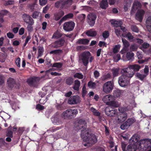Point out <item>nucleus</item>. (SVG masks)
<instances>
[{
	"instance_id": "nucleus-10",
	"label": "nucleus",
	"mask_w": 151,
	"mask_h": 151,
	"mask_svg": "<svg viewBox=\"0 0 151 151\" xmlns=\"http://www.w3.org/2000/svg\"><path fill=\"white\" fill-rule=\"evenodd\" d=\"M8 86L9 88L12 89L13 88L19 89V86L16 83L15 80L14 78L9 77L7 80Z\"/></svg>"
},
{
	"instance_id": "nucleus-20",
	"label": "nucleus",
	"mask_w": 151,
	"mask_h": 151,
	"mask_svg": "<svg viewBox=\"0 0 151 151\" xmlns=\"http://www.w3.org/2000/svg\"><path fill=\"white\" fill-rule=\"evenodd\" d=\"M122 40L123 43L124 47L123 49L120 51V52L122 54L125 53L127 51V48L129 45V42L125 39L122 38Z\"/></svg>"
},
{
	"instance_id": "nucleus-13",
	"label": "nucleus",
	"mask_w": 151,
	"mask_h": 151,
	"mask_svg": "<svg viewBox=\"0 0 151 151\" xmlns=\"http://www.w3.org/2000/svg\"><path fill=\"white\" fill-rule=\"evenodd\" d=\"M80 101V97L78 95L70 96L68 100V103L69 104H76Z\"/></svg>"
},
{
	"instance_id": "nucleus-34",
	"label": "nucleus",
	"mask_w": 151,
	"mask_h": 151,
	"mask_svg": "<svg viewBox=\"0 0 151 151\" xmlns=\"http://www.w3.org/2000/svg\"><path fill=\"white\" fill-rule=\"evenodd\" d=\"M96 83L91 81H89L88 84V86L90 88L94 89L96 88Z\"/></svg>"
},
{
	"instance_id": "nucleus-37",
	"label": "nucleus",
	"mask_w": 151,
	"mask_h": 151,
	"mask_svg": "<svg viewBox=\"0 0 151 151\" xmlns=\"http://www.w3.org/2000/svg\"><path fill=\"white\" fill-rule=\"evenodd\" d=\"M34 23V21L27 23L28 24L27 26V29L28 31L31 32L33 30V28L32 25H33Z\"/></svg>"
},
{
	"instance_id": "nucleus-55",
	"label": "nucleus",
	"mask_w": 151,
	"mask_h": 151,
	"mask_svg": "<svg viewBox=\"0 0 151 151\" xmlns=\"http://www.w3.org/2000/svg\"><path fill=\"white\" fill-rule=\"evenodd\" d=\"M57 108L58 109L62 110L65 109L66 107L63 104H59L57 106Z\"/></svg>"
},
{
	"instance_id": "nucleus-4",
	"label": "nucleus",
	"mask_w": 151,
	"mask_h": 151,
	"mask_svg": "<svg viewBox=\"0 0 151 151\" xmlns=\"http://www.w3.org/2000/svg\"><path fill=\"white\" fill-rule=\"evenodd\" d=\"M140 68V66L138 65H129L128 68L123 69V70L127 72L129 75V76L132 77L135 72L138 71Z\"/></svg>"
},
{
	"instance_id": "nucleus-48",
	"label": "nucleus",
	"mask_w": 151,
	"mask_h": 151,
	"mask_svg": "<svg viewBox=\"0 0 151 151\" xmlns=\"http://www.w3.org/2000/svg\"><path fill=\"white\" fill-rule=\"evenodd\" d=\"M121 93L120 91L119 90H116L114 92V96L117 97H119L121 95Z\"/></svg>"
},
{
	"instance_id": "nucleus-1",
	"label": "nucleus",
	"mask_w": 151,
	"mask_h": 151,
	"mask_svg": "<svg viewBox=\"0 0 151 151\" xmlns=\"http://www.w3.org/2000/svg\"><path fill=\"white\" fill-rule=\"evenodd\" d=\"M81 136H84L83 140L84 142L83 143L85 147H90L97 142V138L96 136L93 134H89L87 130L85 132L84 135H81Z\"/></svg>"
},
{
	"instance_id": "nucleus-38",
	"label": "nucleus",
	"mask_w": 151,
	"mask_h": 151,
	"mask_svg": "<svg viewBox=\"0 0 151 151\" xmlns=\"http://www.w3.org/2000/svg\"><path fill=\"white\" fill-rule=\"evenodd\" d=\"M73 78L72 77H69L66 79V83L68 85H70L73 83Z\"/></svg>"
},
{
	"instance_id": "nucleus-42",
	"label": "nucleus",
	"mask_w": 151,
	"mask_h": 151,
	"mask_svg": "<svg viewBox=\"0 0 151 151\" xmlns=\"http://www.w3.org/2000/svg\"><path fill=\"white\" fill-rule=\"evenodd\" d=\"M63 52V51L61 50H56L52 51H51L50 52V54H56L61 53Z\"/></svg>"
},
{
	"instance_id": "nucleus-61",
	"label": "nucleus",
	"mask_w": 151,
	"mask_h": 151,
	"mask_svg": "<svg viewBox=\"0 0 151 151\" xmlns=\"http://www.w3.org/2000/svg\"><path fill=\"white\" fill-rule=\"evenodd\" d=\"M149 68L148 67L147 65H145L144 69V73L145 74L146 76L148 74Z\"/></svg>"
},
{
	"instance_id": "nucleus-18",
	"label": "nucleus",
	"mask_w": 151,
	"mask_h": 151,
	"mask_svg": "<svg viewBox=\"0 0 151 151\" xmlns=\"http://www.w3.org/2000/svg\"><path fill=\"white\" fill-rule=\"evenodd\" d=\"M134 53L132 52H127L126 55H124L122 56V59L124 60H133Z\"/></svg>"
},
{
	"instance_id": "nucleus-47",
	"label": "nucleus",
	"mask_w": 151,
	"mask_h": 151,
	"mask_svg": "<svg viewBox=\"0 0 151 151\" xmlns=\"http://www.w3.org/2000/svg\"><path fill=\"white\" fill-rule=\"evenodd\" d=\"M126 36L128 38V40L130 41L132 40L134 38L133 36L130 32H128L127 34H126Z\"/></svg>"
},
{
	"instance_id": "nucleus-44",
	"label": "nucleus",
	"mask_w": 151,
	"mask_h": 151,
	"mask_svg": "<svg viewBox=\"0 0 151 151\" xmlns=\"http://www.w3.org/2000/svg\"><path fill=\"white\" fill-rule=\"evenodd\" d=\"M120 47V46L119 45H116L114 47L113 49V52L114 53H116L118 52Z\"/></svg>"
},
{
	"instance_id": "nucleus-41",
	"label": "nucleus",
	"mask_w": 151,
	"mask_h": 151,
	"mask_svg": "<svg viewBox=\"0 0 151 151\" xmlns=\"http://www.w3.org/2000/svg\"><path fill=\"white\" fill-rule=\"evenodd\" d=\"M129 127V126L125 122L121 124L120 126V128L122 130H124L128 129Z\"/></svg>"
},
{
	"instance_id": "nucleus-58",
	"label": "nucleus",
	"mask_w": 151,
	"mask_h": 151,
	"mask_svg": "<svg viewBox=\"0 0 151 151\" xmlns=\"http://www.w3.org/2000/svg\"><path fill=\"white\" fill-rule=\"evenodd\" d=\"M62 126L58 127L56 128H52V129H50V131H51V132H54L56 131L57 130H58L60 129H62Z\"/></svg>"
},
{
	"instance_id": "nucleus-35",
	"label": "nucleus",
	"mask_w": 151,
	"mask_h": 151,
	"mask_svg": "<svg viewBox=\"0 0 151 151\" xmlns=\"http://www.w3.org/2000/svg\"><path fill=\"white\" fill-rule=\"evenodd\" d=\"M38 57L37 58L41 57L43 54L44 51V48L42 46L39 47L38 50Z\"/></svg>"
},
{
	"instance_id": "nucleus-64",
	"label": "nucleus",
	"mask_w": 151,
	"mask_h": 151,
	"mask_svg": "<svg viewBox=\"0 0 151 151\" xmlns=\"http://www.w3.org/2000/svg\"><path fill=\"white\" fill-rule=\"evenodd\" d=\"M94 76L96 78H97L99 76L100 73L97 70H95L93 73Z\"/></svg>"
},
{
	"instance_id": "nucleus-2",
	"label": "nucleus",
	"mask_w": 151,
	"mask_h": 151,
	"mask_svg": "<svg viewBox=\"0 0 151 151\" xmlns=\"http://www.w3.org/2000/svg\"><path fill=\"white\" fill-rule=\"evenodd\" d=\"M121 72L122 74L119 78L118 82L121 86L124 87L129 84L130 78L132 77L129 76V75L128 73L123 71V69H122Z\"/></svg>"
},
{
	"instance_id": "nucleus-6",
	"label": "nucleus",
	"mask_w": 151,
	"mask_h": 151,
	"mask_svg": "<svg viewBox=\"0 0 151 151\" xmlns=\"http://www.w3.org/2000/svg\"><path fill=\"white\" fill-rule=\"evenodd\" d=\"M72 0H60L55 3V6L57 8L60 7L61 9L69 7L72 4Z\"/></svg>"
},
{
	"instance_id": "nucleus-22",
	"label": "nucleus",
	"mask_w": 151,
	"mask_h": 151,
	"mask_svg": "<svg viewBox=\"0 0 151 151\" xmlns=\"http://www.w3.org/2000/svg\"><path fill=\"white\" fill-rule=\"evenodd\" d=\"M22 18L24 22L26 23H29L34 21L30 15L26 14L22 15Z\"/></svg>"
},
{
	"instance_id": "nucleus-32",
	"label": "nucleus",
	"mask_w": 151,
	"mask_h": 151,
	"mask_svg": "<svg viewBox=\"0 0 151 151\" xmlns=\"http://www.w3.org/2000/svg\"><path fill=\"white\" fill-rule=\"evenodd\" d=\"M108 105L113 106L114 107H117L118 106V104L117 102L114 100L113 98H112L111 100L108 103Z\"/></svg>"
},
{
	"instance_id": "nucleus-11",
	"label": "nucleus",
	"mask_w": 151,
	"mask_h": 151,
	"mask_svg": "<svg viewBox=\"0 0 151 151\" xmlns=\"http://www.w3.org/2000/svg\"><path fill=\"white\" fill-rule=\"evenodd\" d=\"M113 84L111 81L105 83L103 86V90L105 93H108L112 91L113 88Z\"/></svg>"
},
{
	"instance_id": "nucleus-53",
	"label": "nucleus",
	"mask_w": 151,
	"mask_h": 151,
	"mask_svg": "<svg viewBox=\"0 0 151 151\" xmlns=\"http://www.w3.org/2000/svg\"><path fill=\"white\" fill-rule=\"evenodd\" d=\"M36 109L39 110H42L45 109V107L44 106L39 104L36 105Z\"/></svg>"
},
{
	"instance_id": "nucleus-16",
	"label": "nucleus",
	"mask_w": 151,
	"mask_h": 151,
	"mask_svg": "<svg viewBox=\"0 0 151 151\" xmlns=\"http://www.w3.org/2000/svg\"><path fill=\"white\" fill-rule=\"evenodd\" d=\"M137 142L133 145H128L126 151H140L141 150L140 148H139V145L137 144L138 142L137 140Z\"/></svg>"
},
{
	"instance_id": "nucleus-14",
	"label": "nucleus",
	"mask_w": 151,
	"mask_h": 151,
	"mask_svg": "<svg viewBox=\"0 0 151 151\" xmlns=\"http://www.w3.org/2000/svg\"><path fill=\"white\" fill-rule=\"evenodd\" d=\"M96 17V16L95 14H91L88 15L87 21L91 26H93L94 25Z\"/></svg>"
},
{
	"instance_id": "nucleus-51",
	"label": "nucleus",
	"mask_w": 151,
	"mask_h": 151,
	"mask_svg": "<svg viewBox=\"0 0 151 151\" xmlns=\"http://www.w3.org/2000/svg\"><path fill=\"white\" fill-rule=\"evenodd\" d=\"M110 107L109 106L106 107L104 111L106 114L109 116V115H111L110 114V111L111 110L110 109Z\"/></svg>"
},
{
	"instance_id": "nucleus-46",
	"label": "nucleus",
	"mask_w": 151,
	"mask_h": 151,
	"mask_svg": "<svg viewBox=\"0 0 151 151\" xmlns=\"http://www.w3.org/2000/svg\"><path fill=\"white\" fill-rule=\"evenodd\" d=\"M40 12L38 11H35L34 12L32 13V16L34 19H36L39 15Z\"/></svg>"
},
{
	"instance_id": "nucleus-25",
	"label": "nucleus",
	"mask_w": 151,
	"mask_h": 151,
	"mask_svg": "<svg viewBox=\"0 0 151 151\" xmlns=\"http://www.w3.org/2000/svg\"><path fill=\"white\" fill-rule=\"evenodd\" d=\"M113 96L110 95H107L104 96L102 98V101L108 105V103L111 100Z\"/></svg>"
},
{
	"instance_id": "nucleus-12",
	"label": "nucleus",
	"mask_w": 151,
	"mask_h": 151,
	"mask_svg": "<svg viewBox=\"0 0 151 151\" xmlns=\"http://www.w3.org/2000/svg\"><path fill=\"white\" fill-rule=\"evenodd\" d=\"M65 41L63 38H61L58 40H57L52 43L51 45V47L52 48H57L63 45Z\"/></svg>"
},
{
	"instance_id": "nucleus-60",
	"label": "nucleus",
	"mask_w": 151,
	"mask_h": 151,
	"mask_svg": "<svg viewBox=\"0 0 151 151\" xmlns=\"http://www.w3.org/2000/svg\"><path fill=\"white\" fill-rule=\"evenodd\" d=\"M82 96H84L87 93V91L86 90V88L85 86H84L82 89Z\"/></svg>"
},
{
	"instance_id": "nucleus-50",
	"label": "nucleus",
	"mask_w": 151,
	"mask_h": 151,
	"mask_svg": "<svg viewBox=\"0 0 151 151\" xmlns=\"http://www.w3.org/2000/svg\"><path fill=\"white\" fill-rule=\"evenodd\" d=\"M109 36V32L108 31H105L102 33V36L105 39L107 38Z\"/></svg>"
},
{
	"instance_id": "nucleus-15",
	"label": "nucleus",
	"mask_w": 151,
	"mask_h": 151,
	"mask_svg": "<svg viewBox=\"0 0 151 151\" xmlns=\"http://www.w3.org/2000/svg\"><path fill=\"white\" fill-rule=\"evenodd\" d=\"M145 13V12L143 10H138L136 14L135 18L139 22H141Z\"/></svg>"
},
{
	"instance_id": "nucleus-57",
	"label": "nucleus",
	"mask_w": 151,
	"mask_h": 151,
	"mask_svg": "<svg viewBox=\"0 0 151 151\" xmlns=\"http://www.w3.org/2000/svg\"><path fill=\"white\" fill-rule=\"evenodd\" d=\"M98 45L99 46L101 47L102 46L106 47L107 46L106 43L105 42L100 41L99 42Z\"/></svg>"
},
{
	"instance_id": "nucleus-62",
	"label": "nucleus",
	"mask_w": 151,
	"mask_h": 151,
	"mask_svg": "<svg viewBox=\"0 0 151 151\" xmlns=\"http://www.w3.org/2000/svg\"><path fill=\"white\" fill-rule=\"evenodd\" d=\"M7 36L9 38L12 39L14 37V35L11 32H9L7 33Z\"/></svg>"
},
{
	"instance_id": "nucleus-19",
	"label": "nucleus",
	"mask_w": 151,
	"mask_h": 151,
	"mask_svg": "<svg viewBox=\"0 0 151 151\" xmlns=\"http://www.w3.org/2000/svg\"><path fill=\"white\" fill-rule=\"evenodd\" d=\"M127 114L126 112H123L119 113L118 115L117 122L119 123H122L127 119Z\"/></svg>"
},
{
	"instance_id": "nucleus-54",
	"label": "nucleus",
	"mask_w": 151,
	"mask_h": 151,
	"mask_svg": "<svg viewBox=\"0 0 151 151\" xmlns=\"http://www.w3.org/2000/svg\"><path fill=\"white\" fill-rule=\"evenodd\" d=\"M20 61L21 59L20 58L18 57L17 59H16L15 61V63L16 65L18 68L20 67Z\"/></svg>"
},
{
	"instance_id": "nucleus-24",
	"label": "nucleus",
	"mask_w": 151,
	"mask_h": 151,
	"mask_svg": "<svg viewBox=\"0 0 151 151\" xmlns=\"http://www.w3.org/2000/svg\"><path fill=\"white\" fill-rule=\"evenodd\" d=\"M9 13V12L6 9H2L0 11V22L1 23L4 22V16L7 15Z\"/></svg>"
},
{
	"instance_id": "nucleus-27",
	"label": "nucleus",
	"mask_w": 151,
	"mask_h": 151,
	"mask_svg": "<svg viewBox=\"0 0 151 151\" xmlns=\"http://www.w3.org/2000/svg\"><path fill=\"white\" fill-rule=\"evenodd\" d=\"M89 40L87 39H80L77 41L76 43L79 44L88 45Z\"/></svg>"
},
{
	"instance_id": "nucleus-31",
	"label": "nucleus",
	"mask_w": 151,
	"mask_h": 151,
	"mask_svg": "<svg viewBox=\"0 0 151 151\" xmlns=\"http://www.w3.org/2000/svg\"><path fill=\"white\" fill-rule=\"evenodd\" d=\"M81 82L79 80H75L73 88L75 90L78 91L79 90Z\"/></svg>"
},
{
	"instance_id": "nucleus-28",
	"label": "nucleus",
	"mask_w": 151,
	"mask_h": 151,
	"mask_svg": "<svg viewBox=\"0 0 151 151\" xmlns=\"http://www.w3.org/2000/svg\"><path fill=\"white\" fill-rule=\"evenodd\" d=\"M108 6L107 0H102L100 3V6L102 9H106Z\"/></svg>"
},
{
	"instance_id": "nucleus-45",
	"label": "nucleus",
	"mask_w": 151,
	"mask_h": 151,
	"mask_svg": "<svg viewBox=\"0 0 151 151\" xmlns=\"http://www.w3.org/2000/svg\"><path fill=\"white\" fill-rule=\"evenodd\" d=\"M131 29L134 32H138L139 29L135 25H133L131 26Z\"/></svg>"
},
{
	"instance_id": "nucleus-59",
	"label": "nucleus",
	"mask_w": 151,
	"mask_h": 151,
	"mask_svg": "<svg viewBox=\"0 0 151 151\" xmlns=\"http://www.w3.org/2000/svg\"><path fill=\"white\" fill-rule=\"evenodd\" d=\"M47 0H39L40 4L41 6L45 5L47 2Z\"/></svg>"
},
{
	"instance_id": "nucleus-40",
	"label": "nucleus",
	"mask_w": 151,
	"mask_h": 151,
	"mask_svg": "<svg viewBox=\"0 0 151 151\" xmlns=\"http://www.w3.org/2000/svg\"><path fill=\"white\" fill-rule=\"evenodd\" d=\"M126 123L129 127L131 125L133 124L134 122V121L132 118H129L126 122Z\"/></svg>"
},
{
	"instance_id": "nucleus-43",
	"label": "nucleus",
	"mask_w": 151,
	"mask_h": 151,
	"mask_svg": "<svg viewBox=\"0 0 151 151\" xmlns=\"http://www.w3.org/2000/svg\"><path fill=\"white\" fill-rule=\"evenodd\" d=\"M74 77L75 78L81 79L83 78V75L81 73H76L74 75Z\"/></svg>"
},
{
	"instance_id": "nucleus-7",
	"label": "nucleus",
	"mask_w": 151,
	"mask_h": 151,
	"mask_svg": "<svg viewBox=\"0 0 151 151\" xmlns=\"http://www.w3.org/2000/svg\"><path fill=\"white\" fill-rule=\"evenodd\" d=\"M90 52H83L81 55V59L83 65L86 66L88 63V60L89 58V61L91 62L93 59V57L91 56Z\"/></svg>"
},
{
	"instance_id": "nucleus-3",
	"label": "nucleus",
	"mask_w": 151,
	"mask_h": 151,
	"mask_svg": "<svg viewBox=\"0 0 151 151\" xmlns=\"http://www.w3.org/2000/svg\"><path fill=\"white\" fill-rule=\"evenodd\" d=\"M137 144L139 145V148L140 149L141 151H146L151 148V139H142L138 142Z\"/></svg>"
},
{
	"instance_id": "nucleus-63",
	"label": "nucleus",
	"mask_w": 151,
	"mask_h": 151,
	"mask_svg": "<svg viewBox=\"0 0 151 151\" xmlns=\"http://www.w3.org/2000/svg\"><path fill=\"white\" fill-rule=\"evenodd\" d=\"M86 17V15L83 14H82L79 16V19L82 21H83Z\"/></svg>"
},
{
	"instance_id": "nucleus-26",
	"label": "nucleus",
	"mask_w": 151,
	"mask_h": 151,
	"mask_svg": "<svg viewBox=\"0 0 151 151\" xmlns=\"http://www.w3.org/2000/svg\"><path fill=\"white\" fill-rule=\"evenodd\" d=\"M147 28L148 30L151 32V16L148 17L146 22Z\"/></svg>"
},
{
	"instance_id": "nucleus-21",
	"label": "nucleus",
	"mask_w": 151,
	"mask_h": 151,
	"mask_svg": "<svg viewBox=\"0 0 151 151\" xmlns=\"http://www.w3.org/2000/svg\"><path fill=\"white\" fill-rule=\"evenodd\" d=\"M64 14V12L62 10H59L54 14V18L56 21L59 20Z\"/></svg>"
},
{
	"instance_id": "nucleus-17",
	"label": "nucleus",
	"mask_w": 151,
	"mask_h": 151,
	"mask_svg": "<svg viewBox=\"0 0 151 151\" xmlns=\"http://www.w3.org/2000/svg\"><path fill=\"white\" fill-rule=\"evenodd\" d=\"M51 121L55 125H59L62 123L60 117L57 115H54L51 118Z\"/></svg>"
},
{
	"instance_id": "nucleus-23",
	"label": "nucleus",
	"mask_w": 151,
	"mask_h": 151,
	"mask_svg": "<svg viewBox=\"0 0 151 151\" xmlns=\"http://www.w3.org/2000/svg\"><path fill=\"white\" fill-rule=\"evenodd\" d=\"M39 81V78L36 77L29 78L27 80L28 83L30 86H34V85Z\"/></svg>"
},
{
	"instance_id": "nucleus-52",
	"label": "nucleus",
	"mask_w": 151,
	"mask_h": 151,
	"mask_svg": "<svg viewBox=\"0 0 151 151\" xmlns=\"http://www.w3.org/2000/svg\"><path fill=\"white\" fill-rule=\"evenodd\" d=\"M149 46L150 45L149 43L144 42L142 44L141 47L144 49H147L148 48Z\"/></svg>"
},
{
	"instance_id": "nucleus-9",
	"label": "nucleus",
	"mask_w": 151,
	"mask_h": 151,
	"mask_svg": "<svg viewBox=\"0 0 151 151\" xmlns=\"http://www.w3.org/2000/svg\"><path fill=\"white\" fill-rule=\"evenodd\" d=\"M75 23L73 21H68L65 22L63 25V29L67 32L72 31L75 27Z\"/></svg>"
},
{
	"instance_id": "nucleus-8",
	"label": "nucleus",
	"mask_w": 151,
	"mask_h": 151,
	"mask_svg": "<svg viewBox=\"0 0 151 151\" xmlns=\"http://www.w3.org/2000/svg\"><path fill=\"white\" fill-rule=\"evenodd\" d=\"M78 128L81 129V135H84L85 132L86 130L88 131L86 128L87 122L84 119H79L78 122Z\"/></svg>"
},
{
	"instance_id": "nucleus-36",
	"label": "nucleus",
	"mask_w": 151,
	"mask_h": 151,
	"mask_svg": "<svg viewBox=\"0 0 151 151\" xmlns=\"http://www.w3.org/2000/svg\"><path fill=\"white\" fill-rule=\"evenodd\" d=\"M111 71L114 77L118 76L119 74V69L118 68H114L111 70Z\"/></svg>"
},
{
	"instance_id": "nucleus-49",
	"label": "nucleus",
	"mask_w": 151,
	"mask_h": 151,
	"mask_svg": "<svg viewBox=\"0 0 151 151\" xmlns=\"http://www.w3.org/2000/svg\"><path fill=\"white\" fill-rule=\"evenodd\" d=\"M136 75L141 80H143L147 76L145 74H142L138 73H137Z\"/></svg>"
},
{
	"instance_id": "nucleus-30",
	"label": "nucleus",
	"mask_w": 151,
	"mask_h": 151,
	"mask_svg": "<svg viewBox=\"0 0 151 151\" xmlns=\"http://www.w3.org/2000/svg\"><path fill=\"white\" fill-rule=\"evenodd\" d=\"M112 24L113 25L114 27H121V26L122 25V22L120 21H113L111 22Z\"/></svg>"
},
{
	"instance_id": "nucleus-29",
	"label": "nucleus",
	"mask_w": 151,
	"mask_h": 151,
	"mask_svg": "<svg viewBox=\"0 0 151 151\" xmlns=\"http://www.w3.org/2000/svg\"><path fill=\"white\" fill-rule=\"evenodd\" d=\"M97 32L96 31L91 29L88 30L86 32V34L88 36L95 37L97 35Z\"/></svg>"
},
{
	"instance_id": "nucleus-33",
	"label": "nucleus",
	"mask_w": 151,
	"mask_h": 151,
	"mask_svg": "<svg viewBox=\"0 0 151 151\" xmlns=\"http://www.w3.org/2000/svg\"><path fill=\"white\" fill-rule=\"evenodd\" d=\"M73 17V14L71 13H69L64 16L62 19L61 20H66L67 19H72Z\"/></svg>"
},
{
	"instance_id": "nucleus-39",
	"label": "nucleus",
	"mask_w": 151,
	"mask_h": 151,
	"mask_svg": "<svg viewBox=\"0 0 151 151\" xmlns=\"http://www.w3.org/2000/svg\"><path fill=\"white\" fill-rule=\"evenodd\" d=\"M63 65L62 63H54L52 66V67H57V68H60Z\"/></svg>"
},
{
	"instance_id": "nucleus-56",
	"label": "nucleus",
	"mask_w": 151,
	"mask_h": 151,
	"mask_svg": "<svg viewBox=\"0 0 151 151\" xmlns=\"http://www.w3.org/2000/svg\"><path fill=\"white\" fill-rule=\"evenodd\" d=\"M6 136L12 138L13 137V132L10 130H8L6 132Z\"/></svg>"
},
{
	"instance_id": "nucleus-5",
	"label": "nucleus",
	"mask_w": 151,
	"mask_h": 151,
	"mask_svg": "<svg viewBox=\"0 0 151 151\" xmlns=\"http://www.w3.org/2000/svg\"><path fill=\"white\" fill-rule=\"evenodd\" d=\"M78 113L77 109H68L62 114V117L66 119H70L76 117Z\"/></svg>"
}]
</instances>
